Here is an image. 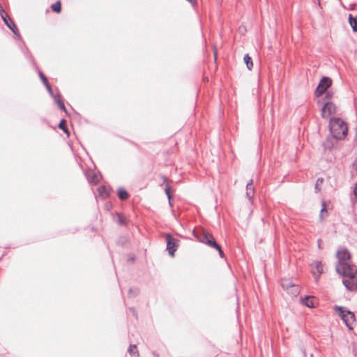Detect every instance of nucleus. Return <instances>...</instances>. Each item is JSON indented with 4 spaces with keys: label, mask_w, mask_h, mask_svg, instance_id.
Returning a JSON list of instances; mask_svg holds the SVG:
<instances>
[{
    "label": "nucleus",
    "mask_w": 357,
    "mask_h": 357,
    "mask_svg": "<svg viewBox=\"0 0 357 357\" xmlns=\"http://www.w3.org/2000/svg\"><path fill=\"white\" fill-rule=\"evenodd\" d=\"M128 352L132 357H139L136 345H130L128 349Z\"/></svg>",
    "instance_id": "nucleus-20"
},
{
    "label": "nucleus",
    "mask_w": 357,
    "mask_h": 357,
    "mask_svg": "<svg viewBox=\"0 0 357 357\" xmlns=\"http://www.w3.org/2000/svg\"><path fill=\"white\" fill-rule=\"evenodd\" d=\"M58 105L60 107V109L66 112V108L64 105V103L61 100H58Z\"/></svg>",
    "instance_id": "nucleus-26"
},
{
    "label": "nucleus",
    "mask_w": 357,
    "mask_h": 357,
    "mask_svg": "<svg viewBox=\"0 0 357 357\" xmlns=\"http://www.w3.org/2000/svg\"><path fill=\"white\" fill-rule=\"evenodd\" d=\"M45 86H46V88H47V91H49V93H50L52 96H53V91H52V88H51V86H50L49 83H47V85H45Z\"/></svg>",
    "instance_id": "nucleus-29"
},
{
    "label": "nucleus",
    "mask_w": 357,
    "mask_h": 357,
    "mask_svg": "<svg viewBox=\"0 0 357 357\" xmlns=\"http://www.w3.org/2000/svg\"><path fill=\"white\" fill-rule=\"evenodd\" d=\"M214 59L215 60L216 59V52L215 51L214 52Z\"/></svg>",
    "instance_id": "nucleus-36"
},
{
    "label": "nucleus",
    "mask_w": 357,
    "mask_h": 357,
    "mask_svg": "<svg viewBox=\"0 0 357 357\" xmlns=\"http://www.w3.org/2000/svg\"><path fill=\"white\" fill-rule=\"evenodd\" d=\"M165 192L168 197V199H170V192H169V186L167 185L165 187Z\"/></svg>",
    "instance_id": "nucleus-27"
},
{
    "label": "nucleus",
    "mask_w": 357,
    "mask_h": 357,
    "mask_svg": "<svg viewBox=\"0 0 357 357\" xmlns=\"http://www.w3.org/2000/svg\"><path fill=\"white\" fill-rule=\"evenodd\" d=\"M98 193H99L100 196H101L103 198H105L109 195V190H108V189L106 187L100 186L98 188Z\"/></svg>",
    "instance_id": "nucleus-17"
},
{
    "label": "nucleus",
    "mask_w": 357,
    "mask_h": 357,
    "mask_svg": "<svg viewBox=\"0 0 357 357\" xmlns=\"http://www.w3.org/2000/svg\"><path fill=\"white\" fill-rule=\"evenodd\" d=\"M317 243H318V247H319V248H321V240L319 239V240H318V241H317Z\"/></svg>",
    "instance_id": "nucleus-35"
},
{
    "label": "nucleus",
    "mask_w": 357,
    "mask_h": 357,
    "mask_svg": "<svg viewBox=\"0 0 357 357\" xmlns=\"http://www.w3.org/2000/svg\"><path fill=\"white\" fill-rule=\"evenodd\" d=\"M52 96H53V98H54V99L55 102H56L57 104H58V100H61V96H60V95H54V96L53 95Z\"/></svg>",
    "instance_id": "nucleus-28"
},
{
    "label": "nucleus",
    "mask_w": 357,
    "mask_h": 357,
    "mask_svg": "<svg viewBox=\"0 0 357 357\" xmlns=\"http://www.w3.org/2000/svg\"><path fill=\"white\" fill-rule=\"evenodd\" d=\"M312 273L315 276L316 280L318 278L319 275L323 271V266L321 262L314 261L312 264Z\"/></svg>",
    "instance_id": "nucleus-10"
},
{
    "label": "nucleus",
    "mask_w": 357,
    "mask_h": 357,
    "mask_svg": "<svg viewBox=\"0 0 357 357\" xmlns=\"http://www.w3.org/2000/svg\"><path fill=\"white\" fill-rule=\"evenodd\" d=\"M296 284L292 282L290 279L284 278L281 280V286L284 291H289V289L294 286Z\"/></svg>",
    "instance_id": "nucleus-12"
},
{
    "label": "nucleus",
    "mask_w": 357,
    "mask_h": 357,
    "mask_svg": "<svg viewBox=\"0 0 357 357\" xmlns=\"http://www.w3.org/2000/svg\"><path fill=\"white\" fill-rule=\"evenodd\" d=\"M334 309L338 313L345 325L351 330L355 322V315L354 312L341 306H335Z\"/></svg>",
    "instance_id": "nucleus-4"
},
{
    "label": "nucleus",
    "mask_w": 357,
    "mask_h": 357,
    "mask_svg": "<svg viewBox=\"0 0 357 357\" xmlns=\"http://www.w3.org/2000/svg\"><path fill=\"white\" fill-rule=\"evenodd\" d=\"M336 257L337 262L335 266L336 271H343L346 268H348L349 260L351 259V253L346 248H341L336 252Z\"/></svg>",
    "instance_id": "nucleus-3"
},
{
    "label": "nucleus",
    "mask_w": 357,
    "mask_h": 357,
    "mask_svg": "<svg viewBox=\"0 0 357 357\" xmlns=\"http://www.w3.org/2000/svg\"><path fill=\"white\" fill-rule=\"evenodd\" d=\"M0 14H1V16L2 17V14L3 15H5V14H6L5 13V10H3V7L0 5Z\"/></svg>",
    "instance_id": "nucleus-30"
},
{
    "label": "nucleus",
    "mask_w": 357,
    "mask_h": 357,
    "mask_svg": "<svg viewBox=\"0 0 357 357\" xmlns=\"http://www.w3.org/2000/svg\"><path fill=\"white\" fill-rule=\"evenodd\" d=\"M39 75H40V77L42 79L43 82L44 83V84L47 85L48 82H47V78L45 77V75L42 73H40Z\"/></svg>",
    "instance_id": "nucleus-25"
},
{
    "label": "nucleus",
    "mask_w": 357,
    "mask_h": 357,
    "mask_svg": "<svg viewBox=\"0 0 357 357\" xmlns=\"http://www.w3.org/2000/svg\"><path fill=\"white\" fill-rule=\"evenodd\" d=\"M349 23L354 31H357V16L355 17H353L352 15L350 14L349 16Z\"/></svg>",
    "instance_id": "nucleus-16"
},
{
    "label": "nucleus",
    "mask_w": 357,
    "mask_h": 357,
    "mask_svg": "<svg viewBox=\"0 0 357 357\" xmlns=\"http://www.w3.org/2000/svg\"><path fill=\"white\" fill-rule=\"evenodd\" d=\"M66 123V121L62 119L59 125V128L62 129L67 135H69L68 130L64 127V124Z\"/></svg>",
    "instance_id": "nucleus-23"
},
{
    "label": "nucleus",
    "mask_w": 357,
    "mask_h": 357,
    "mask_svg": "<svg viewBox=\"0 0 357 357\" xmlns=\"http://www.w3.org/2000/svg\"><path fill=\"white\" fill-rule=\"evenodd\" d=\"M343 277L342 282L349 291H357V268L354 265H349L343 271H337Z\"/></svg>",
    "instance_id": "nucleus-1"
},
{
    "label": "nucleus",
    "mask_w": 357,
    "mask_h": 357,
    "mask_svg": "<svg viewBox=\"0 0 357 357\" xmlns=\"http://www.w3.org/2000/svg\"><path fill=\"white\" fill-rule=\"evenodd\" d=\"M336 112L337 107L333 102L330 101L326 102L321 109L322 117L327 119Z\"/></svg>",
    "instance_id": "nucleus-6"
},
{
    "label": "nucleus",
    "mask_w": 357,
    "mask_h": 357,
    "mask_svg": "<svg viewBox=\"0 0 357 357\" xmlns=\"http://www.w3.org/2000/svg\"><path fill=\"white\" fill-rule=\"evenodd\" d=\"M321 205H322V208H321V209L320 218H323V217H324V212H325V211H326V203H325V202H324V201H323V202H322Z\"/></svg>",
    "instance_id": "nucleus-24"
},
{
    "label": "nucleus",
    "mask_w": 357,
    "mask_h": 357,
    "mask_svg": "<svg viewBox=\"0 0 357 357\" xmlns=\"http://www.w3.org/2000/svg\"><path fill=\"white\" fill-rule=\"evenodd\" d=\"M302 303L308 307H314L315 306L314 297L312 296L305 297L302 299Z\"/></svg>",
    "instance_id": "nucleus-13"
},
{
    "label": "nucleus",
    "mask_w": 357,
    "mask_h": 357,
    "mask_svg": "<svg viewBox=\"0 0 357 357\" xmlns=\"http://www.w3.org/2000/svg\"><path fill=\"white\" fill-rule=\"evenodd\" d=\"M332 96H333V93H331V92H329V91H328V92L326 93V98H327L330 99V98L332 97Z\"/></svg>",
    "instance_id": "nucleus-32"
},
{
    "label": "nucleus",
    "mask_w": 357,
    "mask_h": 357,
    "mask_svg": "<svg viewBox=\"0 0 357 357\" xmlns=\"http://www.w3.org/2000/svg\"><path fill=\"white\" fill-rule=\"evenodd\" d=\"M100 177V175L93 173L92 176H89L88 179L90 183L96 184L99 182Z\"/></svg>",
    "instance_id": "nucleus-19"
},
{
    "label": "nucleus",
    "mask_w": 357,
    "mask_h": 357,
    "mask_svg": "<svg viewBox=\"0 0 357 357\" xmlns=\"http://www.w3.org/2000/svg\"><path fill=\"white\" fill-rule=\"evenodd\" d=\"M354 167L355 168V170L357 172V160L354 162Z\"/></svg>",
    "instance_id": "nucleus-33"
},
{
    "label": "nucleus",
    "mask_w": 357,
    "mask_h": 357,
    "mask_svg": "<svg viewBox=\"0 0 357 357\" xmlns=\"http://www.w3.org/2000/svg\"><path fill=\"white\" fill-rule=\"evenodd\" d=\"M287 292L291 296H296L300 293V287L298 284H295L291 287Z\"/></svg>",
    "instance_id": "nucleus-14"
},
{
    "label": "nucleus",
    "mask_w": 357,
    "mask_h": 357,
    "mask_svg": "<svg viewBox=\"0 0 357 357\" xmlns=\"http://www.w3.org/2000/svg\"><path fill=\"white\" fill-rule=\"evenodd\" d=\"M119 197L122 199H126L128 198V193L123 188H119L118 190Z\"/></svg>",
    "instance_id": "nucleus-18"
},
{
    "label": "nucleus",
    "mask_w": 357,
    "mask_h": 357,
    "mask_svg": "<svg viewBox=\"0 0 357 357\" xmlns=\"http://www.w3.org/2000/svg\"><path fill=\"white\" fill-rule=\"evenodd\" d=\"M2 19L3 20V22H5V24L13 31V33H16V26L15 25V24L13 23V22L10 19V17H8V15L7 14H5V15H3L2 14Z\"/></svg>",
    "instance_id": "nucleus-11"
},
{
    "label": "nucleus",
    "mask_w": 357,
    "mask_h": 357,
    "mask_svg": "<svg viewBox=\"0 0 357 357\" xmlns=\"http://www.w3.org/2000/svg\"><path fill=\"white\" fill-rule=\"evenodd\" d=\"M165 238L167 241V250H168L169 255L171 257H174V252L178 246L179 241L172 237L169 234H165Z\"/></svg>",
    "instance_id": "nucleus-7"
},
{
    "label": "nucleus",
    "mask_w": 357,
    "mask_h": 357,
    "mask_svg": "<svg viewBox=\"0 0 357 357\" xmlns=\"http://www.w3.org/2000/svg\"><path fill=\"white\" fill-rule=\"evenodd\" d=\"M243 60H244V62L245 63L246 66L248 68V70H251L253 66V63H252V58L249 56L248 54H246L244 56Z\"/></svg>",
    "instance_id": "nucleus-15"
},
{
    "label": "nucleus",
    "mask_w": 357,
    "mask_h": 357,
    "mask_svg": "<svg viewBox=\"0 0 357 357\" xmlns=\"http://www.w3.org/2000/svg\"><path fill=\"white\" fill-rule=\"evenodd\" d=\"M323 181H324L323 178H318L317 180L316 184H315V189H316L317 192L320 191V190H321L320 185L322 184Z\"/></svg>",
    "instance_id": "nucleus-22"
},
{
    "label": "nucleus",
    "mask_w": 357,
    "mask_h": 357,
    "mask_svg": "<svg viewBox=\"0 0 357 357\" xmlns=\"http://www.w3.org/2000/svg\"><path fill=\"white\" fill-rule=\"evenodd\" d=\"M0 14H1V16L2 17V14L3 15H5V14H6L5 13V10H3V7L0 5Z\"/></svg>",
    "instance_id": "nucleus-31"
},
{
    "label": "nucleus",
    "mask_w": 357,
    "mask_h": 357,
    "mask_svg": "<svg viewBox=\"0 0 357 357\" xmlns=\"http://www.w3.org/2000/svg\"><path fill=\"white\" fill-rule=\"evenodd\" d=\"M51 7H52V10H54V12H56V13L61 12V6L60 1H57L55 3L52 4Z\"/></svg>",
    "instance_id": "nucleus-21"
},
{
    "label": "nucleus",
    "mask_w": 357,
    "mask_h": 357,
    "mask_svg": "<svg viewBox=\"0 0 357 357\" xmlns=\"http://www.w3.org/2000/svg\"><path fill=\"white\" fill-rule=\"evenodd\" d=\"M354 192L355 195L357 196V183L356 184V187H355Z\"/></svg>",
    "instance_id": "nucleus-34"
},
{
    "label": "nucleus",
    "mask_w": 357,
    "mask_h": 357,
    "mask_svg": "<svg viewBox=\"0 0 357 357\" xmlns=\"http://www.w3.org/2000/svg\"><path fill=\"white\" fill-rule=\"evenodd\" d=\"M329 126L331 132L334 138L337 139H342L347 135V126L341 119H331Z\"/></svg>",
    "instance_id": "nucleus-2"
},
{
    "label": "nucleus",
    "mask_w": 357,
    "mask_h": 357,
    "mask_svg": "<svg viewBox=\"0 0 357 357\" xmlns=\"http://www.w3.org/2000/svg\"><path fill=\"white\" fill-rule=\"evenodd\" d=\"M202 243L205 244L206 245L208 246L211 248H213L218 251L219 255L221 258H224L225 255L224 252L220 247V245H218L215 239V238L213 236L212 234L206 232L202 229Z\"/></svg>",
    "instance_id": "nucleus-5"
},
{
    "label": "nucleus",
    "mask_w": 357,
    "mask_h": 357,
    "mask_svg": "<svg viewBox=\"0 0 357 357\" xmlns=\"http://www.w3.org/2000/svg\"><path fill=\"white\" fill-rule=\"evenodd\" d=\"M255 188L253 186V180L250 179L246 185V197L251 201L255 195Z\"/></svg>",
    "instance_id": "nucleus-9"
},
{
    "label": "nucleus",
    "mask_w": 357,
    "mask_h": 357,
    "mask_svg": "<svg viewBox=\"0 0 357 357\" xmlns=\"http://www.w3.org/2000/svg\"><path fill=\"white\" fill-rule=\"evenodd\" d=\"M332 80L327 77H324L319 82V84L316 89V93L317 96L324 94L327 89L331 86Z\"/></svg>",
    "instance_id": "nucleus-8"
}]
</instances>
